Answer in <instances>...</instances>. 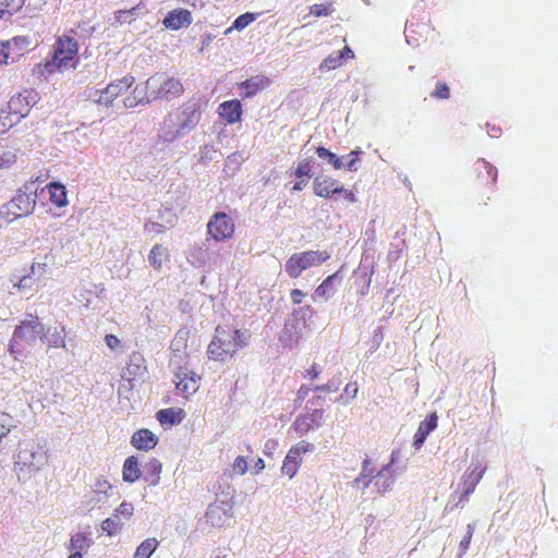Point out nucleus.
<instances>
[{"instance_id": "32", "label": "nucleus", "mask_w": 558, "mask_h": 558, "mask_svg": "<svg viewBox=\"0 0 558 558\" xmlns=\"http://www.w3.org/2000/svg\"><path fill=\"white\" fill-rule=\"evenodd\" d=\"M44 341H46L48 347L51 348H65L64 327L54 328L52 331L50 329H45Z\"/></svg>"}, {"instance_id": "40", "label": "nucleus", "mask_w": 558, "mask_h": 558, "mask_svg": "<svg viewBox=\"0 0 558 558\" xmlns=\"http://www.w3.org/2000/svg\"><path fill=\"white\" fill-rule=\"evenodd\" d=\"M123 524L124 523L119 518H117L116 514H112V517L102 521L101 530L108 535H113L121 530Z\"/></svg>"}, {"instance_id": "2", "label": "nucleus", "mask_w": 558, "mask_h": 558, "mask_svg": "<svg viewBox=\"0 0 558 558\" xmlns=\"http://www.w3.org/2000/svg\"><path fill=\"white\" fill-rule=\"evenodd\" d=\"M14 472L20 482L29 481L48 461L47 451L32 439L19 442L14 456Z\"/></svg>"}, {"instance_id": "58", "label": "nucleus", "mask_w": 558, "mask_h": 558, "mask_svg": "<svg viewBox=\"0 0 558 558\" xmlns=\"http://www.w3.org/2000/svg\"><path fill=\"white\" fill-rule=\"evenodd\" d=\"M432 96L439 99H448L449 87L445 83H438L436 89L432 93Z\"/></svg>"}, {"instance_id": "52", "label": "nucleus", "mask_w": 558, "mask_h": 558, "mask_svg": "<svg viewBox=\"0 0 558 558\" xmlns=\"http://www.w3.org/2000/svg\"><path fill=\"white\" fill-rule=\"evenodd\" d=\"M477 166H478L477 170H480V168H483L486 171L487 175L492 178V181L496 182L498 171L493 165H490L485 159H478Z\"/></svg>"}, {"instance_id": "13", "label": "nucleus", "mask_w": 558, "mask_h": 558, "mask_svg": "<svg viewBox=\"0 0 558 558\" xmlns=\"http://www.w3.org/2000/svg\"><path fill=\"white\" fill-rule=\"evenodd\" d=\"M232 505L229 501H216L208 506L206 522L214 527H221L232 518Z\"/></svg>"}, {"instance_id": "18", "label": "nucleus", "mask_w": 558, "mask_h": 558, "mask_svg": "<svg viewBox=\"0 0 558 558\" xmlns=\"http://www.w3.org/2000/svg\"><path fill=\"white\" fill-rule=\"evenodd\" d=\"M314 193L319 197H330L333 194L341 193L344 191L342 184L339 181L327 177V175H317L313 182Z\"/></svg>"}, {"instance_id": "38", "label": "nucleus", "mask_w": 558, "mask_h": 558, "mask_svg": "<svg viewBox=\"0 0 558 558\" xmlns=\"http://www.w3.org/2000/svg\"><path fill=\"white\" fill-rule=\"evenodd\" d=\"M300 464L301 458H298L296 456L292 454L291 451H289L283 460L281 471L283 474L289 475V477H293L296 474Z\"/></svg>"}, {"instance_id": "61", "label": "nucleus", "mask_w": 558, "mask_h": 558, "mask_svg": "<svg viewBox=\"0 0 558 558\" xmlns=\"http://www.w3.org/2000/svg\"><path fill=\"white\" fill-rule=\"evenodd\" d=\"M105 342L112 350L120 347V340L113 335H107L105 337Z\"/></svg>"}, {"instance_id": "33", "label": "nucleus", "mask_w": 558, "mask_h": 558, "mask_svg": "<svg viewBox=\"0 0 558 558\" xmlns=\"http://www.w3.org/2000/svg\"><path fill=\"white\" fill-rule=\"evenodd\" d=\"M50 201L58 207L65 206L68 204L66 191L64 185L57 182H51L47 185Z\"/></svg>"}, {"instance_id": "1", "label": "nucleus", "mask_w": 558, "mask_h": 558, "mask_svg": "<svg viewBox=\"0 0 558 558\" xmlns=\"http://www.w3.org/2000/svg\"><path fill=\"white\" fill-rule=\"evenodd\" d=\"M205 107L206 102L202 97H191L165 118L158 137L162 142L173 143L190 134L201 122Z\"/></svg>"}, {"instance_id": "25", "label": "nucleus", "mask_w": 558, "mask_h": 558, "mask_svg": "<svg viewBox=\"0 0 558 558\" xmlns=\"http://www.w3.org/2000/svg\"><path fill=\"white\" fill-rule=\"evenodd\" d=\"M219 116L226 120L228 123L233 124L241 120L242 116V106L241 102L236 99L229 100L220 104Z\"/></svg>"}, {"instance_id": "46", "label": "nucleus", "mask_w": 558, "mask_h": 558, "mask_svg": "<svg viewBox=\"0 0 558 558\" xmlns=\"http://www.w3.org/2000/svg\"><path fill=\"white\" fill-rule=\"evenodd\" d=\"M137 12V8L134 7L130 10H120L116 12V20L118 23H131L132 20L135 19Z\"/></svg>"}, {"instance_id": "56", "label": "nucleus", "mask_w": 558, "mask_h": 558, "mask_svg": "<svg viewBox=\"0 0 558 558\" xmlns=\"http://www.w3.org/2000/svg\"><path fill=\"white\" fill-rule=\"evenodd\" d=\"M361 154L360 150H352L349 155H347L344 158L348 159L344 167H347L350 171H357L359 169V159L357 155Z\"/></svg>"}, {"instance_id": "59", "label": "nucleus", "mask_w": 558, "mask_h": 558, "mask_svg": "<svg viewBox=\"0 0 558 558\" xmlns=\"http://www.w3.org/2000/svg\"><path fill=\"white\" fill-rule=\"evenodd\" d=\"M384 340V332H383V329L381 327H377L374 332H373V337H372V349L376 350L379 348V345L381 344Z\"/></svg>"}, {"instance_id": "37", "label": "nucleus", "mask_w": 558, "mask_h": 558, "mask_svg": "<svg viewBox=\"0 0 558 558\" xmlns=\"http://www.w3.org/2000/svg\"><path fill=\"white\" fill-rule=\"evenodd\" d=\"M167 256V248L162 246L161 244H156L150 250V253L148 255V262L151 267L155 269H159L162 265V260Z\"/></svg>"}, {"instance_id": "29", "label": "nucleus", "mask_w": 558, "mask_h": 558, "mask_svg": "<svg viewBox=\"0 0 558 558\" xmlns=\"http://www.w3.org/2000/svg\"><path fill=\"white\" fill-rule=\"evenodd\" d=\"M122 475L123 481L128 483H134L140 478L142 471L140 469V462L136 457L131 456L124 461Z\"/></svg>"}, {"instance_id": "28", "label": "nucleus", "mask_w": 558, "mask_h": 558, "mask_svg": "<svg viewBox=\"0 0 558 558\" xmlns=\"http://www.w3.org/2000/svg\"><path fill=\"white\" fill-rule=\"evenodd\" d=\"M162 469V464L158 459H150L145 463L143 469V476L145 482H147L150 486L158 485L160 481V472Z\"/></svg>"}, {"instance_id": "62", "label": "nucleus", "mask_w": 558, "mask_h": 558, "mask_svg": "<svg viewBox=\"0 0 558 558\" xmlns=\"http://www.w3.org/2000/svg\"><path fill=\"white\" fill-rule=\"evenodd\" d=\"M304 296L305 294L299 289H293L290 293V298L294 304H301Z\"/></svg>"}, {"instance_id": "31", "label": "nucleus", "mask_w": 558, "mask_h": 558, "mask_svg": "<svg viewBox=\"0 0 558 558\" xmlns=\"http://www.w3.org/2000/svg\"><path fill=\"white\" fill-rule=\"evenodd\" d=\"M93 544V539L88 533H75L71 536L70 544L68 546L70 551L80 553L86 551Z\"/></svg>"}, {"instance_id": "26", "label": "nucleus", "mask_w": 558, "mask_h": 558, "mask_svg": "<svg viewBox=\"0 0 558 558\" xmlns=\"http://www.w3.org/2000/svg\"><path fill=\"white\" fill-rule=\"evenodd\" d=\"M191 13L187 10L172 11L163 20V25L170 29H180L191 24Z\"/></svg>"}, {"instance_id": "57", "label": "nucleus", "mask_w": 558, "mask_h": 558, "mask_svg": "<svg viewBox=\"0 0 558 558\" xmlns=\"http://www.w3.org/2000/svg\"><path fill=\"white\" fill-rule=\"evenodd\" d=\"M11 46L12 44L10 41H0V65L9 63Z\"/></svg>"}, {"instance_id": "41", "label": "nucleus", "mask_w": 558, "mask_h": 558, "mask_svg": "<svg viewBox=\"0 0 558 558\" xmlns=\"http://www.w3.org/2000/svg\"><path fill=\"white\" fill-rule=\"evenodd\" d=\"M313 159L312 158H305L303 160H301L295 169V177L298 179H301V178H312L314 175L313 171H312V167H313Z\"/></svg>"}, {"instance_id": "43", "label": "nucleus", "mask_w": 558, "mask_h": 558, "mask_svg": "<svg viewBox=\"0 0 558 558\" xmlns=\"http://www.w3.org/2000/svg\"><path fill=\"white\" fill-rule=\"evenodd\" d=\"M474 531H475V524L469 523L466 526V533L459 544V554H458L459 558H461L469 549Z\"/></svg>"}, {"instance_id": "9", "label": "nucleus", "mask_w": 558, "mask_h": 558, "mask_svg": "<svg viewBox=\"0 0 558 558\" xmlns=\"http://www.w3.org/2000/svg\"><path fill=\"white\" fill-rule=\"evenodd\" d=\"M39 100L37 92L33 89L24 90L16 96H13L7 106L9 116H14L15 120L10 121V126L19 122L22 118L26 117L33 106Z\"/></svg>"}, {"instance_id": "4", "label": "nucleus", "mask_w": 558, "mask_h": 558, "mask_svg": "<svg viewBox=\"0 0 558 558\" xmlns=\"http://www.w3.org/2000/svg\"><path fill=\"white\" fill-rule=\"evenodd\" d=\"M45 325L33 314H27L15 327L10 341V352L15 359L24 355L38 340L44 341Z\"/></svg>"}, {"instance_id": "24", "label": "nucleus", "mask_w": 558, "mask_h": 558, "mask_svg": "<svg viewBox=\"0 0 558 558\" xmlns=\"http://www.w3.org/2000/svg\"><path fill=\"white\" fill-rule=\"evenodd\" d=\"M485 468H482L481 465H476L473 470L468 471L463 476V494L461 497V500H468V497L470 494H472L476 487V485L482 480Z\"/></svg>"}, {"instance_id": "30", "label": "nucleus", "mask_w": 558, "mask_h": 558, "mask_svg": "<svg viewBox=\"0 0 558 558\" xmlns=\"http://www.w3.org/2000/svg\"><path fill=\"white\" fill-rule=\"evenodd\" d=\"M156 416L161 425H175L183 420L184 411L182 409L168 408L158 411Z\"/></svg>"}, {"instance_id": "27", "label": "nucleus", "mask_w": 558, "mask_h": 558, "mask_svg": "<svg viewBox=\"0 0 558 558\" xmlns=\"http://www.w3.org/2000/svg\"><path fill=\"white\" fill-rule=\"evenodd\" d=\"M270 81L268 77L263 75L253 76L241 83L240 87L244 90L245 97H252L256 93L263 90L269 85Z\"/></svg>"}, {"instance_id": "50", "label": "nucleus", "mask_w": 558, "mask_h": 558, "mask_svg": "<svg viewBox=\"0 0 558 558\" xmlns=\"http://www.w3.org/2000/svg\"><path fill=\"white\" fill-rule=\"evenodd\" d=\"M313 450H314V445H312L305 440H302V441L298 442L295 446H293L289 451H291L292 454L300 458L301 454L311 452Z\"/></svg>"}, {"instance_id": "54", "label": "nucleus", "mask_w": 558, "mask_h": 558, "mask_svg": "<svg viewBox=\"0 0 558 558\" xmlns=\"http://www.w3.org/2000/svg\"><path fill=\"white\" fill-rule=\"evenodd\" d=\"M35 280L36 279L31 275L23 276L16 283H14V288L20 291L31 290Z\"/></svg>"}, {"instance_id": "55", "label": "nucleus", "mask_w": 558, "mask_h": 558, "mask_svg": "<svg viewBox=\"0 0 558 558\" xmlns=\"http://www.w3.org/2000/svg\"><path fill=\"white\" fill-rule=\"evenodd\" d=\"M331 12H332V9L330 8V5L313 4L310 8V13L317 17L328 16L329 14H331Z\"/></svg>"}, {"instance_id": "49", "label": "nucleus", "mask_w": 558, "mask_h": 558, "mask_svg": "<svg viewBox=\"0 0 558 558\" xmlns=\"http://www.w3.org/2000/svg\"><path fill=\"white\" fill-rule=\"evenodd\" d=\"M374 482V476H365V474H360L352 482V487L356 489L365 490L369 487V485Z\"/></svg>"}, {"instance_id": "44", "label": "nucleus", "mask_w": 558, "mask_h": 558, "mask_svg": "<svg viewBox=\"0 0 558 558\" xmlns=\"http://www.w3.org/2000/svg\"><path fill=\"white\" fill-rule=\"evenodd\" d=\"M134 507L130 502H122L116 510L114 513L123 523L131 519L133 515Z\"/></svg>"}, {"instance_id": "21", "label": "nucleus", "mask_w": 558, "mask_h": 558, "mask_svg": "<svg viewBox=\"0 0 558 558\" xmlns=\"http://www.w3.org/2000/svg\"><path fill=\"white\" fill-rule=\"evenodd\" d=\"M26 0H0V17L3 19L7 14L9 16L19 12L24 5ZM45 0L33 1L28 0L27 9L31 10H40L43 4H45Z\"/></svg>"}, {"instance_id": "10", "label": "nucleus", "mask_w": 558, "mask_h": 558, "mask_svg": "<svg viewBox=\"0 0 558 558\" xmlns=\"http://www.w3.org/2000/svg\"><path fill=\"white\" fill-rule=\"evenodd\" d=\"M398 454L399 453L397 451H392L390 462L384 465L376 475H374V487L380 495L392 489L397 476L401 473V470L395 468Z\"/></svg>"}, {"instance_id": "12", "label": "nucleus", "mask_w": 558, "mask_h": 558, "mask_svg": "<svg viewBox=\"0 0 558 558\" xmlns=\"http://www.w3.org/2000/svg\"><path fill=\"white\" fill-rule=\"evenodd\" d=\"M208 234L213 240L229 239L234 231V225L231 218L225 213L215 214L207 225Z\"/></svg>"}, {"instance_id": "16", "label": "nucleus", "mask_w": 558, "mask_h": 558, "mask_svg": "<svg viewBox=\"0 0 558 558\" xmlns=\"http://www.w3.org/2000/svg\"><path fill=\"white\" fill-rule=\"evenodd\" d=\"M324 411L314 409L312 413L300 414L296 416L293 428L299 435L307 434L312 428H318L322 425Z\"/></svg>"}, {"instance_id": "42", "label": "nucleus", "mask_w": 558, "mask_h": 558, "mask_svg": "<svg viewBox=\"0 0 558 558\" xmlns=\"http://www.w3.org/2000/svg\"><path fill=\"white\" fill-rule=\"evenodd\" d=\"M344 53H330L320 64V69L333 70L342 64Z\"/></svg>"}, {"instance_id": "6", "label": "nucleus", "mask_w": 558, "mask_h": 558, "mask_svg": "<svg viewBox=\"0 0 558 558\" xmlns=\"http://www.w3.org/2000/svg\"><path fill=\"white\" fill-rule=\"evenodd\" d=\"M37 186L35 182H28L19 189L16 194L10 202L2 205L0 208V221L5 218V221L28 216L33 213L36 206Z\"/></svg>"}, {"instance_id": "53", "label": "nucleus", "mask_w": 558, "mask_h": 558, "mask_svg": "<svg viewBox=\"0 0 558 558\" xmlns=\"http://www.w3.org/2000/svg\"><path fill=\"white\" fill-rule=\"evenodd\" d=\"M232 471L238 475H244L247 471L246 459L242 456H239L232 464Z\"/></svg>"}, {"instance_id": "64", "label": "nucleus", "mask_w": 558, "mask_h": 558, "mask_svg": "<svg viewBox=\"0 0 558 558\" xmlns=\"http://www.w3.org/2000/svg\"><path fill=\"white\" fill-rule=\"evenodd\" d=\"M145 230L148 232H161L162 226L157 222H148L145 225Z\"/></svg>"}, {"instance_id": "17", "label": "nucleus", "mask_w": 558, "mask_h": 558, "mask_svg": "<svg viewBox=\"0 0 558 558\" xmlns=\"http://www.w3.org/2000/svg\"><path fill=\"white\" fill-rule=\"evenodd\" d=\"M304 328L302 320L288 318L279 338L282 345L288 348L295 347L302 337Z\"/></svg>"}, {"instance_id": "3", "label": "nucleus", "mask_w": 558, "mask_h": 558, "mask_svg": "<svg viewBox=\"0 0 558 558\" xmlns=\"http://www.w3.org/2000/svg\"><path fill=\"white\" fill-rule=\"evenodd\" d=\"M247 333L233 330L228 326H218L215 336L208 344L207 354L210 360L225 362L241 348L246 345Z\"/></svg>"}, {"instance_id": "5", "label": "nucleus", "mask_w": 558, "mask_h": 558, "mask_svg": "<svg viewBox=\"0 0 558 558\" xmlns=\"http://www.w3.org/2000/svg\"><path fill=\"white\" fill-rule=\"evenodd\" d=\"M146 90L143 95L146 101L154 102L156 100L172 101L184 93V86L181 80L170 76L165 72H157L149 76L145 84Z\"/></svg>"}, {"instance_id": "7", "label": "nucleus", "mask_w": 558, "mask_h": 558, "mask_svg": "<svg viewBox=\"0 0 558 558\" xmlns=\"http://www.w3.org/2000/svg\"><path fill=\"white\" fill-rule=\"evenodd\" d=\"M78 45L76 40L70 36L59 37L51 61H48L40 70L41 74H51L56 69L62 70L75 68L74 58L77 54Z\"/></svg>"}, {"instance_id": "34", "label": "nucleus", "mask_w": 558, "mask_h": 558, "mask_svg": "<svg viewBox=\"0 0 558 558\" xmlns=\"http://www.w3.org/2000/svg\"><path fill=\"white\" fill-rule=\"evenodd\" d=\"M159 542L155 538H146L136 548L134 558H150L157 549Z\"/></svg>"}, {"instance_id": "48", "label": "nucleus", "mask_w": 558, "mask_h": 558, "mask_svg": "<svg viewBox=\"0 0 558 558\" xmlns=\"http://www.w3.org/2000/svg\"><path fill=\"white\" fill-rule=\"evenodd\" d=\"M0 161L2 168L9 167L15 161V154L8 147L0 145Z\"/></svg>"}, {"instance_id": "19", "label": "nucleus", "mask_w": 558, "mask_h": 558, "mask_svg": "<svg viewBox=\"0 0 558 558\" xmlns=\"http://www.w3.org/2000/svg\"><path fill=\"white\" fill-rule=\"evenodd\" d=\"M146 374L145 359L141 353L134 352L130 355L123 378L132 381L143 379Z\"/></svg>"}, {"instance_id": "35", "label": "nucleus", "mask_w": 558, "mask_h": 558, "mask_svg": "<svg viewBox=\"0 0 558 558\" xmlns=\"http://www.w3.org/2000/svg\"><path fill=\"white\" fill-rule=\"evenodd\" d=\"M316 153L320 159L326 160L329 165H331L335 169L339 170L344 167V156L338 157L336 154L331 153L325 147H318Z\"/></svg>"}, {"instance_id": "8", "label": "nucleus", "mask_w": 558, "mask_h": 558, "mask_svg": "<svg viewBox=\"0 0 558 558\" xmlns=\"http://www.w3.org/2000/svg\"><path fill=\"white\" fill-rule=\"evenodd\" d=\"M329 258L330 254L326 251L294 253L286 262L284 270L290 278H298L304 270L319 266Z\"/></svg>"}, {"instance_id": "63", "label": "nucleus", "mask_w": 558, "mask_h": 558, "mask_svg": "<svg viewBox=\"0 0 558 558\" xmlns=\"http://www.w3.org/2000/svg\"><path fill=\"white\" fill-rule=\"evenodd\" d=\"M360 474H365V476H374V469L371 466V461L368 459L363 461Z\"/></svg>"}, {"instance_id": "45", "label": "nucleus", "mask_w": 558, "mask_h": 558, "mask_svg": "<svg viewBox=\"0 0 558 558\" xmlns=\"http://www.w3.org/2000/svg\"><path fill=\"white\" fill-rule=\"evenodd\" d=\"M255 19H256V15L254 13H244L235 19L232 27L238 31H242L246 26H248L252 22H254Z\"/></svg>"}, {"instance_id": "14", "label": "nucleus", "mask_w": 558, "mask_h": 558, "mask_svg": "<svg viewBox=\"0 0 558 558\" xmlns=\"http://www.w3.org/2000/svg\"><path fill=\"white\" fill-rule=\"evenodd\" d=\"M211 248V239L207 238L205 241L201 243H195L189 253L192 263L197 266L205 265H217L218 258L214 257L213 254L209 253Z\"/></svg>"}, {"instance_id": "11", "label": "nucleus", "mask_w": 558, "mask_h": 558, "mask_svg": "<svg viewBox=\"0 0 558 558\" xmlns=\"http://www.w3.org/2000/svg\"><path fill=\"white\" fill-rule=\"evenodd\" d=\"M174 378L177 389L185 398L195 393L199 388L201 376L190 369L187 365L177 367L174 371Z\"/></svg>"}, {"instance_id": "36", "label": "nucleus", "mask_w": 558, "mask_h": 558, "mask_svg": "<svg viewBox=\"0 0 558 558\" xmlns=\"http://www.w3.org/2000/svg\"><path fill=\"white\" fill-rule=\"evenodd\" d=\"M144 90H146L144 85H137L134 88L132 96L126 97L124 99V101H123L124 107L125 108H134V107H136L138 105L151 104L150 101H146L145 99H142V98H145L144 96H142V95H145Z\"/></svg>"}, {"instance_id": "60", "label": "nucleus", "mask_w": 558, "mask_h": 558, "mask_svg": "<svg viewBox=\"0 0 558 558\" xmlns=\"http://www.w3.org/2000/svg\"><path fill=\"white\" fill-rule=\"evenodd\" d=\"M357 391L359 387L356 383L347 384L343 390L344 395L350 399H354L357 395Z\"/></svg>"}, {"instance_id": "15", "label": "nucleus", "mask_w": 558, "mask_h": 558, "mask_svg": "<svg viewBox=\"0 0 558 558\" xmlns=\"http://www.w3.org/2000/svg\"><path fill=\"white\" fill-rule=\"evenodd\" d=\"M134 83V77L131 75L124 76L121 80L109 84L105 90L99 95L97 101L102 105H110L121 93L128 90Z\"/></svg>"}, {"instance_id": "39", "label": "nucleus", "mask_w": 558, "mask_h": 558, "mask_svg": "<svg viewBox=\"0 0 558 558\" xmlns=\"http://www.w3.org/2000/svg\"><path fill=\"white\" fill-rule=\"evenodd\" d=\"M112 489L111 484L105 478H97L94 485V494L97 496V502L104 500L109 496V490Z\"/></svg>"}, {"instance_id": "51", "label": "nucleus", "mask_w": 558, "mask_h": 558, "mask_svg": "<svg viewBox=\"0 0 558 558\" xmlns=\"http://www.w3.org/2000/svg\"><path fill=\"white\" fill-rule=\"evenodd\" d=\"M340 384H341L340 379L333 377L327 384L316 386L314 388V390L317 392H335L339 389Z\"/></svg>"}, {"instance_id": "22", "label": "nucleus", "mask_w": 558, "mask_h": 558, "mask_svg": "<svg viewBox=\"0 0 558 558\" xmlns=\"http://www.w3.org/2000/svg\"><path fill=\"white\" fill-rule=\"evenodd\" d=\"M157 444L158 437L147 428L136 430L131 437V445L138 450L148 451Z\"/></svg>"}, {"instance_id": "20", "label": "nucleus", "mask_w": 558, "mask_h": 558, "mask_svg": "<svg viewBox=\"0 0 558 558\" xmlns=\"http://www.w3.org/2000/svg\"><path fill=\"white\" fill-rule=\"evenodd\" d=\"M343 279V275L341 274V269L336 271L335 274L328 276L315 290V295L318 298H323L325 300H329L332 298L339 286L341 284Z\"/></svg>"}, {"instance_id": "47", "label": "nucleus", "mask_w": 558, "mask_h": 558, "mask_svg": "<svg viewBox=\"0 0 558 558\" xmlns=\"http://www.w3.org/2000/svg\"><path fill=\"white\" fill-rule=\"evenodd\" d=\"M312 307L310 305L301 306L293 311L291 319H298L303 322V326L305 327L306 319L312 316Z\"/></svg>"}, {"instance_id": "23", "label": "nucleus", "mask_w": 558, "mask_h": 558, "mask_svg": "<svg viewBox=\"0 0 558 558\" xmlns=\"http://www.w3.org/2000/svg\"><path fill=\"white\" fill-rule=\"evenodd\" d=\"M437 414L432 413L426 420L420 423L413 440V446L415 449H420L425 442L429 433L437 427Z\"/></svg>"}]
</instances>
